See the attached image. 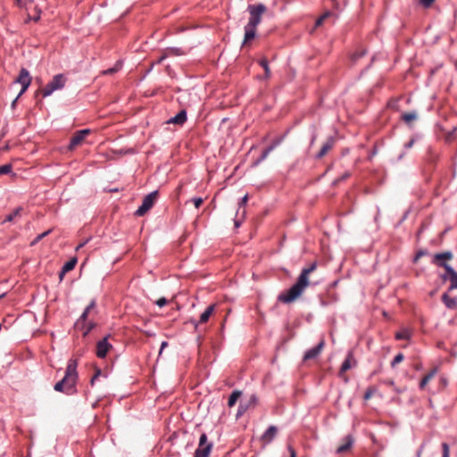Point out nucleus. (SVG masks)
Wrapping results in <instances>:
<instances>
[{
    "instance_id": "31",
    "label": "nucleus",
    "mask_w": 457,
    "mask_h": 457,
    "mask_svg": "<svg viewBox=\"0 0 457 457\" xmlns=\"http://www.w3.org/2000/svg\"><path fill=\"white\" fill-rule=\"evenodd\" d=\"M410 337H411V333L408 329H403V330L398 331L395 334V338L397 340L410 339Z\"/></svg>"
},
{
    "instance_id": "41",
    "label": "nucleus",
    "mask_w": 457,
    "mask_h": 457,
    "mask_svg": "<svg viewBox=\"0 0 457 457\" xmlns=\"http://www.w3.org/2000/svg\"><path fill=\"white\" fill-rule=\"evenodd\" d=\"M49 230L48 231H46L40 235H38L35 239L34 241L32 242V245H35L36 243H37L39 240H41L43 237H45L46 235L49 234Z\"/></svg>"
},
{
    "instance_id": "43",
    "label": "nucleus",
    "mask_w": 457,
    "mask_h": 457,
    "mask_svg": "<svg viewBox=\"0 0 457 457\" xmlns=\"http://www.w3.org/2000/svg\"><path fill=\"white\" fill-rule=\"evenodd\" d=\"M350 177V173L349 172H345L343 176H341L340 178H338L337 179L335 180V184H337L339 183L340 181H343L346 179H348Z\"/></svg>"
},
{
    "instance_id": "14",
    "label": "nucleus",
    "mask_w": 457,
    "mask_h": 457,
    "mask_svg": "<svg viewBox=\"0 0 457 457\" xmlns=\"http://www.w3.org/2000/svg\"><path fill=\"white\" fill-rule=\"evenodd\" d=\"M324 340L322 339L315 347L308 350L303 357L304 361L315 359L317 356L320 355V353L322 352L324 348Z\"/></svg>"
},
{
    "instance_id": "52",
    "label": "nucleus",
    "mask_w": 457,
    "mask_h": 457,
    "mask_svg": "<svg viewBox=\"0 0 457 457\" xmlns=\"http://www.w3.org/2000/svg\"><path fill=\"white\" fill-rule=\"evenodd\" d=\"M420 256H422V253H419L417 254V256H416V258H415V259L417 260Z\"/></svg>"
},
{
    "instance_id": "46",
    "label": "nucleus",
    "mask_w": 457,
    "mask_h": 457,
    "mask_svg": "<svg viewBox=\"0 0 457 457\" xmlns=\"http://www.w3.org/2000/svg\"><path fill=\"white\" fill-rule=\"evenodd\" d=\"M87 241H88V239H87V240H86V241H84V242H82V243H80V244L76 247V251H79L80 248H82V247L87 244Z\"/></svg>"
},
{
    "instance_id": "13",
    "label": "nucleus",
    "mask_w": 457,
    "mask_h": 457,
    "mask_svg": "<svg viewBox=\"0 0 457 457\" xmlns=\"http://www.w3.org/2000/svg\"><path fill=\"white\" fill-rule=\"evenodd\" d=\"M354 439L352 436L348 435L342 440V444L337 447V453L343 454L349 452L353 445Z\"/></svg>"
},
{
    "instance_id": "9",
    "label": "nucleus",
    "mask_w": 457,
    "mask_h": 457,
    "mask_svg": "<svg viewBox=\"0 0 457 457\" xmlns=\"http://www.w3.org/2000/svg\"><path fill=\"white\" fill-rule=\"evenodd\" d=\"M90 129H85L77 131L71 137L69 148L71 150L76 148L78 145H79L85 139V137L90 134Z\"/></svg>"
},
{
    "instance_id": "21",
    "label": "nucleus",
    "mask_w": 457,
    "mask_h": 457,
    "mask_svg": "<svg viewBox=\"0 0 457 457\" xmlns=\"http://www.w3.org/2000/svg\"><path fill=\"white\" fill-rule=\"evenodd\" d=\"M256 33V27L250 26L248 24L245 27V38L244 43L246 44L254 38Z\"/></svg>"
},
{
    "instance_id": "25",
    "label": "nucleus",
    "mask_w": 457,
    "mask_h": 457,
    "mask_svg": "<svg viewBox=\"0 0 457 457\" xmlns=\"http://www.w3.org/2000/svg\"><path fill=\"white\" fill-rule=\"evenodd\" d=\"M417 113L415 112H404L402 114V120L406 124H411L417 119Z\"/></svg>"
},
{
    "instance_id": "15",
    "label": "nucleus",
    "mask_w": 457,
    "mask_h": 457,
    "mask_svg": "<svg viewBox=\"0 0 457 457\" xmlns=\"http://www.w3.org/2000/svg\"><path fill=\"white\" fill-rule=\"evenodd\" d=\"M356 364V361L353 359V354L352 352L348 353L345 360L342 363V366L339 370V376L343 377L344 373Z\"/></svg>"
},
{
    "instance_id": "48",
    "label": "nucleus",
    "mask_w": 457,
    "mask_h": 457,
    "mask_svg": "<svg viewBox=\"0 0 457 457\" xmlns=\"http://www.w3.org/2000/svg\"><path fill=\"white\" fill-rule=\"evenodd\" d=\"M441 278L442 280L445 281V280H449V275H447V272L445 271V274L441 275Z\"/></svg>"
},
{
    "instance_id": "36",
    "label": "nucleus",
    "mask_w": 457,
    "mask_h": 457,
    "mask_svg": "<svg viewBox=\"0 0 457 457\" xmlns=\"http://www.w3.org/2000/svg\"><path fill=\"white\" fill-rule=\"evenodd\" d=\"M191 201L195 208H199L204 203V200L201 197L193 198Z\"/></svg>"
},
{
    "instance_id": "54",
    "label": "nucleus",
    "mask_w": 457,
    "mask_h": 457,
    "mask_svg": "<svg viewBox=\"0 0 457 457\" xmlns=\"http://www.w3.org/2000/svg\"><path fill=\"white\" fill-rule=\"evenodd\" d=\"M38 19H39V17H38V16H37V17H35V18H34V21H38Z\"/></svg>"
},
{
    "instance_id": "51",
    "label": "nucleus",
    "mask_w": 457,
    "mask_h": 457,
    "mask_svg": "<svg viewBox=\"0 0 457 457\" xmlns=\"http://www.w3.org/2000/svg\"><path fill=\"white\" fill-rule=\"evenodd\" d=\"M412 144H413V141L411 140L408 144H406V146L411 147L412 145Z\"/></svg>"
},
{
    "instance_id": "39",
    "label": "nucleus",
    "mask_w": 457,
    "mask_h": 457,
    "mask_svg": "<svg viewBox=\"0 0 457 457\" xmlns=\"http://www.w3.org/2000/svg\"><path fill=\"white\" fill-rule=\"evenodd\" d=\"M374 392H375L374 388H372V387L368 388V390L365 392L364 399L369 400L370 398H371Z\"/></svg>"
},
{
    "instance_id": "19",
    "label": "nucleus",
    "mask_w": 457,
    "mask_h": 457,
    "mask_svg": "<svg viewBox=\"0 0 457 457\" xmlns=\"http://www.w3.org/2000/svg\"><path fill=\"white\" fill-rule=\"evenodd\" d=\"M186 120H187V112H186V111L182 110L177 115L170 118L169 120L168 123L182 125L185 123Z\"/></svg>"
},
{
    "instance_id": "45",
    "label": "nucleus",
    "mask_w": 457,
    "mask_h": 457,
    "mask_svg": "<svg viewBox=\"0 0 457 457\" xmlns=\"http://www.w3.org/2000/svg\"><path fill=\"white\" fill-rule=\"evenodd\" d=\"M288 449L290 451V457H296L295 451L291 446H289Z\"/></svg>"
},
{
    "instance_id": "32",
    "label": "nucleus",
    "mask_w": 457,
    "mask_h": 457,
    "mask_svg": "<svg viewBox=\"0 0 457 457\" xmlns=\"http://www.w3.org/2000/svg\"><path fill=\"white\" fill-rule=\"evenodd\" d=\"M457 131V126L453 127V129L447 132L445 137V140L446 143H452L455 139V132Z\"/></svg>"
},
{
    "instance_id": "2",
    "label": "nucleus",
    "mask_w": 457,
    "mask_h": 457,
    "mask_svg": "<svg viewBox=\"0 0 457 457\" xmlns=\"http://www.w3.org/2000/svg\"><path fill=\"white\" fill-rule=\"evenodd\" d=\"M77 361L70 360L66 368L64 378L54 385V390L71 394L76 385L78 373H77Z\"/></svg>"
},
{
    "instance_id": "26",
    "label": "nucleus",
    "mask_w": 457,
    "mask_h": 457,
    "mask_svg": "<svg viewBox=\"0 0 457 457\" xmlns=\"http://www.w3.org/2000/svg\"><path fill=\"white\" fill-rule=\"evenodd\" d=\"M332 17L334 18V21H335V20H336V15H335V13H334V12H329V11L326 12L325 13H323V14H322V15H321V16H320V17L316 21V24H315V26H316V27L320 26L321 24H323V22H324L327 19H328V18H332Z\"/></svg>"
},
{
    "instance_id": "7",
    "label": "nucleus",
    "mask_w": 457,
    "mask_h": 457,
    "mask_svg": "<svg viewBox=\"0 0 457 457\" xmlns=\"http://www.w3.org/2000/svg\"><path fill=\"white\" fill-rule=\"evenodd\" d=\"M212 449V444L208 442L207 436L204 433L200 436L198 447L195 453V457H208Z\"/></svg>"
},
{
    "instance_id": "12",
    "label": "nucleus",
    "mask_w": 457,
    "mask_h": 457,
    "mask_svg": "<svg viewBox=\"0 0 457 457\" xmlns=\"http://www.w3.org/2000/svg\"><path fill=\"white\" fill-rule=\"evenodd\" d=\"M336 139L333 137H329L327 138V140L323 143L320 150L316 155V158L321 159L323 158L335 145Z\"/></svg>"
},
{
    "instance_id": "17",
    "label": "nucleus",
    "mask_w": 457,
    "mask_h": 457,
    "mask_svg": "<svg viewBox=\"0 0 457 457\" xmlns=\"http://www.w3.org/2000/svg\"><path fill=\"white\" fill-rule=\"evenodd\" d=\"M214 310L215 304H211L208 306L207 309L201 314L199 321L195 323V327L197 328L199 324L206 323L214 312Z\"/></svg>"
},
{
    "instance_id": "49",
    "label": "nucleus",
    "mask_w": 457,
    "mask_h": 457,
    "mask_svg": "<svg viewBox=\"0 0 457 457\" xmlns=\"http://www.w3.org/2000/svg\"><path fill=\"white\" fill-rule=\"evenodd\" d=\"M168 345L167 342H162L160 349V353Z\"/></svg>"
},
{
    "instance_id": "22",
    "label": "nucleus",
    "mask_w": 457,
    "mask_h": 457,
    "mask_svg": "<svg viewBox=\"0 0 457 457\" xmlns=\"http://www.w3.org/2000/svg\"><path fill=\"white\" fill-rule=\"evenodd\" d=\"M436 372H437L436 368H434L427 375H425L420 382V388L424 389L426 387V386L428 385V383L435 377Z\"/></svg>"
},
{
    "instance_id": "28",
    "label": "nucleus",
    "mask_w": 457,
    "mask_h": 457,
    "mask_svg": "<svg viewBox=\"0 0 457 457\" xmlns=\"http://www.w3.org/2000/svg\"><path fill=\"white\" fill-rule=\"evenodd\" d=\"M22 211H23V209L21 207L16 208L12 213H10L8 216H6L4 222L12 221L16 217L21 216Z\"/></svg>"
},
{
    "instance_id": "5",
    "label": "nucleus",
    "mask_w": 457,
    "mask_h": 457,
    "mask_svg": "<svg viewBox=\"0 0 457 457\" xmlns=\"http://www.w3.org/2000/svg\"><path fill=\"white\" fill-rule=\"evenodd\" d=\"M66 83V78L62 74L55 75L53 79L46 84L41 93L44 97L50 96L54 91L61 89Z\"/></svg>"
},
{
    "instance_id": "50",
    "label": "nucleus",
    "mask_w": 457,
    "mask_h": 457,
    "mask_svg": "<svg viewBox=\"0 0 457 457\" xmlns=\"http://www.w3.org/2000/svg\"><path fill=\"white\" fill-rule=\"evenodd\" d=\"M385 383L388 386H394L395 384L393 380H386Z\"/></svg>"
},
{
    "instance_id": "35",
    "label": "nucleus",
    "mask_w": 457,
    "mask_h": 457,
    "mask_svg": "<svg viewBox=\"0 0 457 457\" xmlns=\"http://www.w3.org/2000/svg\"><path fill=\"white\" fill-rule=\"evenodd\" d=\"M119 69H120V65L116 64L113 68H110V69H108L106 71H104L103 73L105 74V75L113 74L114 72L119 71Z\"/></svg>"
},
{
    "instance_id": "29",
    "label": "nucleus",
    "mask_w": 457,
    "mask_h": 457,
    "mask_svg": "<svg viewBox=\"0 0 457 457\" xmlns=\"http://www.w3.org/2000/svg\"><path fill=\"white\" fill-rule=\"evenodd\" d=\"M367 51L364 48H360L356 50L351 56V61L353 63H355L360 58L363 57L366 54Z\"/></svg>"
},
{
    "instance_id": "24",
    "label": "nucleus",
    "mask_w": 457,
    "mask_h": 457,
    "mask_svg": "<svg viewBox=\"0 0 457 457\" xmlns=\"http://www.w3.org/2000/svg\"><path fill=\"white\" fill-rule=\"evenodd\" d=\"M278 141L274 142L271 145L267 147L262 154L261 157L255 162V164L260 163L262 161L265 160L270 153L278 145Z\"/></svg>"
},
{
    "instance_id": "10",
    "label": "nucleus",
    "mask_w": 457,
    "mask_h": 457,
    "mask_svg": "<svg viewBox=\"0 0 457 457\" xmlns=\"http://www.w3.org/2000/svg\"><path fill=\"white\" fill-rule=\"evenodd\" d=\"M15 81L22 86V88L20 92V95H22L27 90L31 82L29 72L26 69L22 68Z\"/></svg>"
},
{
    "instance_id": "1",
    "label": "nucleus",
    "mask_w": 457,
    "mask_h": 457,
    "mask_svg": "<svg viewBox=\"0 0 457 457\" xmlns=\"http://www.w3.org/2000/svg\"><path fill=\"white\" fill-rule=\"evenodd\" d=\"M317 268L315 262L312 263L308 268L302 270L297 281L288 290L282 292L278 299L284 303H290L295 301L309 286V275L313 272Z\"/></svg>"
},
{
    "instance_id": "47",
    "label": "nucleus",
    "mask_w": 457,
    "mask_h": 457,
    "mask_svg": "<svg viewBox=\"0 0 457 457\" xmlns=\"http://www.w3.org/2000/svg\"><path fill=\"white\" fill-rule=\"evenodd\" d=\"M32 0H17L18 2V4L20 5H23V4H26L27 2H31Z\"/></svg>"
},
{
    "instance_id": "55",
    "label": "nucleus",
    "mask_w": 457,
    "mask_h": 457,
    "mask_svg": "<svg viewBox=\"0 0 457 457\" xmlns=\"http://www.w3.org/2000/svg\"><path fill=\"white\" fill-rule=\"evenodd\" d=\"M16 101H17V99H15V100L12 102V106H14V105H15Z\"/></svg>"
},
{
    "instance_id": "6",
    "label": "nucleus",
    "mask_w": 457,
    "mask_h": 457,
    "mask_svg": "<svg viewBox=\"0 0 457 457\" xmlns=\"http://www.w3.org/2000/svg\"><path fill=\"white\" fill-rule=\"evenodd\" d=\"M158 197V191H154L143 199L142 204L136 211L137 216H144L154 204Z\"/></svg>"
},
{
    "instance_id": "40",
    "label": "nucleus",
    "mask_w": 457,
    "mask_h": 457,
    "mask_svg": "<svg viewBox=\"0 0 457 457\" xmlns=\"http://www.w3.org/2000/svg\"><path fill=\"white\" fill-rule=\"evenodd\" d=\"M155 303L159 307H163L167 304L168 301L165 297H161Z\"/></svg>"
},
{
    "instance_id": "30",
    "label": "nucleus",
    "mask_w": 457,
    "mask_h": 457,
    "mask_svg": "<svg viewBox=\"0 0 457 457\" xmlns=\"http://www.w3.org/2000/svg\"><path fill=\"white\" fill-rule=\"evenodd\" d=\"M259 64L263 68L265 72V79H269L270 77V70L269 67V63L266 58H262L259 61Z\"/></svg>"
},
{
    "instance_id": "8",
    "label": "nucleus",
    "mask_w": 457,
    "mask_h": 457,
    "mask_svg": "<svg viewBox=\"0 0 457 457\" xmlns=\"http://www.w3.org/2000/svg\"><path fill=\"white\" fill-rule=\"evenodd\" d=\"M453 257V255L450 251L437 253L433 256L432 262L439 267H443L445 270V267H451L449 264L445 262V261L452 260Z\"/></svg>"
},
{
    "instance_id": "3",
    "label": "nucleus",
    "mask_w": 457,
    "mask_h": 457,
    "mask_svg": "<svg viewBox=\"0 0 457 457\" xmlns=\"http://www.w3.org/2000/svg\"><path fill=\"white\" fill-rule=\"evenodd\" d=\"M95 307L96 301L93 300L85 309L78 321L75 323V328L78 330H81L84 337H87L89 334V332L96 326L95 322L90 321L88 323H86V320L88 317L90 311L93 310Z\"/></svg>"
},
{
    "instance_id": "4",
    "label": "nucleus",
    "mask_w": 457,
    "mask_h": 457,
    "mask_svg": "<svg viewBox=\"0 0 457 457\" xmlns=\"http://www.w3.org/2000/svg\"><path fill=\"white\" fill-rule=\"evenodd\" d=\"M248 11L250 18L247 24L253 27H257L262 21V15L267 11V8L263 4H250L248 6Z\"/></svg>"
},
{
    "instance_id": "18",
    "label": "nucleus",
    "mask_w": 457,
    "mask_h": 457,
    "mask_svg": "<svg viewBox=\"0 0 457 457\" xmlns=\"http://www.w3.org/2000/svg\"><path fill=\"white\" fill-rule=\"evenodd\" d=\"M445 271L449 275L450 287L448 291L457 289V272L452 267H445Z\"/></svg>"
},
{
    "instance_id": "27",
    "label": "nucleus",
    "mask_w": 457,
    "mask_h": 457,
    "mask_svg": "<svg viewBox=\"0 0 457 457\" xmlns=\"http://www.w3.org/2000/svg\"><path fill=\"white\" fill-rule=\"evenodd\" d=\"M240 396H241L240 391H238V390L233 391L232 394L229 395L228 405L229 407L234 406Z\"/></svg>"
},
{
    "instance_id": "38",
    "label": "nucleus",
    "mask_w": 457,
    "mask_h": 457,
    "mask_svg": "<svg viewBox=\"0 0 457 457\" xmlns=\"http://www.w3.org/2000/svg\"><path fill=\"white\" fill-rule=\"evenodd\" d=\"M442 449H443V456L442 457H449V445L446 443H443Z\"/></svg>"
},
{
    "instance_id": "42",
    "label": "nucleus",
    "mask_w": 457,
    "mask_h": 457,
    "mask_svg": "<svg viewBox=\"0 0 457 457\" xmlns=\"http://www.w3.org/2000/svg\"><path fill=\"white\" fill-rule=\"evenodd\" d=\"M100 375H101V370H96L94 377L91 378V381H90L91 386H94L96 380L98 378V377Z\"/></svg>"
},
{
    "instance_id": "11",
    "label": "nucleus",
    "mask_w": 457,
    "mask_h": 457,
    "mask_svg": "<svg viewBox=\"0 0 457 457\" xmlns=\"http://www.w3.org/2000/svg\"><path fill=\"white\" fill-rule=\"evenodd\" d=\"M112 348V345L108 342V337H105L96 344V356L101 359L104 358Z\"/></svg>"
},
{
    "instance_id": "53",
    "label": "nucleus",
    "mask_w": 457,
    "mask_h": 457,
    "mask_svg": "<svg viewBox=\"0 0 457 457\" xmlns=\"http://www.w3.org/2000/svg\"><path fill=\"white\" fill-rule=\"evenodd\" d=\"M164 58H165L164 56H162V57L159 59L158 62H161Z\"/></svg>"
},
{
    "instance_id": "33",
    "label": "nucleus",
    "mask_w": 457,
    "mask_h": 457,
    "mask_svg": "<svg viewBox=\"0 0 457 457\" xmlns=\"http://www.w3.org/2000/svg\"><path fill=\"white\" fill-rule=\"evenodd\" d=\"M403 359H404V355L402 353H399L398 354L395 355L394 360L391 361V367L395 368L397 364L402 362L403 361Z\"/></svg>"
},
{
    "instance_id": "34",
    "label": "nucleus",
    "mask_w": 457,
    "mask_h": 457,
    "mask_svg": "<svg viewBox=\"0 0 457 457\" xmlns=\"http://www.w3.org/2000/svg\"><path fill=\"white\" fill-rule=\"evenodd\" d=\"M12 170V166L10 163L0 166V175L9 174Z\"/></svg>"
},
{
    "instance_id": "20",
    "label": "nucleus",
    "mask_w": 457,
    "mask_h": 457,
    "mask_svg": "<svg viewBox=\"0 0 457 457\" xmlns=\"http://www.w3.org/2000/svg\"><path fill=\"white\" fill-rule=\"evenodd\" d=\"M442 302L449 309H455L457 307V299L451 297L448 293L443 294Z\"/></svg>"
},
{
    "instance_id": "23",
    "label": "nucleus",
    "mask_w": 457,
    "mask_h": 457,
    "mask_svg": "<svg viewBox=\"0 0 457 457\" xmlns=\"http://www.w3.org/2000/svg\"><path fill=\"white\" fill-rule=\"evenodd\" d=\"M77 264V259L72 258L70 261H68L62 267L60 276L62 277L63 274L72 270Z\"/></svg>"
},
{
    "instance_id": "37",
    "label": "nucleus",
    "mask_w": 457,
    "mask_h": 457,
    "mask_svg": "<svg viewBox=\"0 0 457 457\" xmlns=\"http://www.w3.org/2000/svg\"><path fill=\"white\" fill-rule=\"evenodd\" d=\"M436 0H420V4L425 8H429Z\"/></svg>"
},
{
    "instance_id": "44",
    "label": "nucleus",
    "mask_w": 457,
    "mask_h": 457,
    "mask_svg": "<svg viewBox=\"0 0 457 457\" xmlns=\"http://www.w3.org/2000/svg\"><path fill=\"white\" fill-rule=\"evenodd\" d=\"M247 201H248V195H245V196L241 199V202L239 203V206L241 207V206L245 205V204H246V203H247Z\"/></svg>"
},
{
    "instance_id": "16",
    "label": "nucleus",
    "mask_w": 457,
    "mask_h": 457,
    "mask_svg": "<svg viewBox=\"0 0 457 457\" xmlns=\"http://www.w3.org/2000/svg\"><path fill=\"white\" fill-rule=\"evenodd\" d=\"M278 428L275 426H270L268 429L262 436V441L264 444H270L277 436Z\"/></svg>"
}]
</instances>
